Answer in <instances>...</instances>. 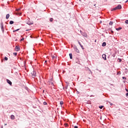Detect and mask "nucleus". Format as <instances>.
<instances>
[{
  "label": "nucleus",
  "instance_id": "31",
  "mask_svg": "<svg viewBox=\"0 0 128 128\" xmlns=\"http://www.w3.org/2000/svg\"><path fill=\"white\" fill-rule=\"evenodd\" d=\"M78 44H80V46H82V44H80V41H78Z\"/></svg>",
  "mask_w": 128,
  "mask_h": 128
},
{
  "label": "nucleus",
  "instance_id": "30",
  "mask_svg": "<svg viewBox=\"0 0 128 128\" xmlns=\"http://www.w3.org/2000/svg\"><path fill=\"white\" fill-rule=\"evenodd\" d=\"M68 85H66V90H68Z\"/></svg>",
  "mask_w": 128,
  "mask_h": 128
},
{
  "label": "nucleus",
  "instance_id": "24",
  "mask_svg": "<svg viewBox=\"0 0 128 128\" xmlns=\"http://www.w3.org/2000/svg\"><path fill=\"white\" fill-rule=\"evenodd\" d=\"M82 35L84 36H87V35L86 33H84V34H82Z\"/></svg>",
  "mask_w": 128,
  "mask_h": 128
},
{
  "label": "nucleus",
  "instance_id": "27",
  "mask_svg": "<svg viewBox=\"0 0 128 128\" xmlns=\"http://www.w3.org/2000/svg\"><path fill=\"white\" fill-rule=\"evenodd\" d=\"M108 102V104H110V106H111L114 104H113L110 103V102Z\"/></svg>",
  "mask_w": 128,
  "mask_h": 128
},
{
  "label": "nucleus",
  "instance_id": "3",
  "mask_svg": "<svg viewBox=\"0 0 128 128\" xmlns=\"http://www.w3.org/2000/svg\"><path fill=\"white\" fill-rule=\"evenodd\" d=\"M74 50L75 52H78V54H80V50H78L76 46H74Z\"/></svg>",
  "mask_w": 128,
  "mask_h": 128
},
{
  "label": "nucleus",
  "instance_id": "41",
  "mask_svg": "<svg viewBox=\"0 0 128 128\" xmlns=\"http://www.w3.org/2000/svg\"><path fill=\"white\" fill-rule=\"evenodd\" d=\"M126 92H128V89L126 88Z\"/></svg>",
  "mask_w": 128,
  "mask_h": 128
},
{
  "label": "nucleus",
  "instance_id": "10",
  "mask_svg": "<svg viewBox=\"0 0 128 128\" xmlns=\"http://www.w3.org/2000/svg\"><path fill=\"white\" fill-rule=\"evenodd\" d=\"M106 46V42H104L102 44V46Z\"/></svg>",
  "mask_w": 128,
  "mask_h": 128
},
{
  "label": "nucleus",
  "instance_id": "8",
  "mask_svg": "<svg viewBox=\"0 0 128 128\" xmlns=\"http://www.w3.org/2000/svg\"><path fill=\"white\" fill-rule=\"evenodd\" d=\"M27 24H34V22H30V21H28V22H27Z\"/></svg>",
  "mask_w": 128,
  "mask_h": 128
},
{
  "label": "nucleus",
  "instance_id": "28",
  "mask_svg": "<svg viewBox=\"0 0 128 128\" xmlns=\"http://www.w3.org/2000/svg\"><path fill=\"white\" fill-rule=\"evenodd\" d=\"M13 54H14V56H16V54H18V53H16V52H14V53H13Z\"/></svg>",
  "mask_w": 128,
  "mask_h": 128
},
{
  "label": "nucleus",
  "instance_id": "32",
  "mask_svg": "<svg viewBox=\"0 0 128 128\" xmlns=\"http://www.w3.org/2000/svg\"><path fill=\"white\" fill-rule=\"evenodd\" d=\"M125 24H128V20H126L125 21Z\"/></svg>",
  "mask_w": 128,
  "mask_h": 128
},
{
  "label": "nucleus",
  "instance_id": "9",
  "mask_svg": "<svg viewBox=\"0 0 128 128\" xmlns=\"http://www.w3.org/2000/svg\"><path fill=\"white\" fill-rule=\"evenodd\" d=\"M69 56H70V60H72V53H70L69 54Z\"/></svg>",
  "mask_w": 128,
  "mask_h": 128
},
{
  "label": "nucleus",
  "instance_id": "55",
  "mask_svg": "<svg viewBox=\"0 0 128 128\" xmlns=\"http://www.w3.org/2000/svg\"><path fill=\"white\" fill-rule=\"evenodd\" d=\"M90 72H92V71H90Z\"/></svg>",
  "mask_w": 128,
  "mask_h": 128
},
{
  "label": "nucleus",
  "instance_id": "34",
  "mask_svg": "<svg viewBox=\"0 0 128 128\" xmlns=\"http://www.w3.org/2000/svg\"><path fill=\"white\" fill-rule=\"evenodd\" d=\"M80 46H81L82 50H84V46H82V45Z\"/></svg>",
  "mask_w": 128,
  "mask_h": 128
},
{
  "label": "nucleus",
  "instance_id": "13",
  "mask_svg": "<svg viewBox=\"0 0 128 128\" xmlns=\"http://www.w3.org/2000/svg\"><path fill=\"white\" fill-rule=\"evenodd\" d=\"M122 27H119L116 28V30H122Z\"/></svg>",
  "mask_w": 128,
  "mask_h": 128
},
{
  "label": "nucleus",
  "instance_id": "38",
  "mask_svg": "<svg viewBox=\"0 0 128 128\" xmlns=\"http://www.w3.org/2000/svg\"><path fill=\"white\" fill-rule=\"evenodd\" d=\"M112 56H114H114H116V54H112Z\"/></svg>",
  "mask_w": 128,
  "mask_h": 128
},
{
  "label": "nucleus",
  "instance_id": "25",
  "mask_svg": "<svg viewBox=\"0 0 128 128\" xmlns=\"http://www.w3.org/2000/svg\"><path fill=\"white\" fill-rule=\"evenodd\" d=\"M8 60V57L5 56V58H4V60Z\"/></svg>",
  "mask_w": 128,
  "mask_h": 128
},
{
  "label": "nucleus",
  "instance_id": "46",
  "mask_svg": "<svg viewBox=\"0 0 128 128\" xmlns=\"http://www.w3.org/2000/svg\"><path fill=\"white\" fill-rule=\"evenodd\" d=\"M77 93H78V94H80V92H77Z\"/></svg>",
  "mask_w": 128,
  "mask_h": 128
},
{
  "label": "nucleus",
  "instance_id": "35",
  "mask_svg": "<svg viewBox=\"0 0 128 128\" xmlns=\"http://www.w3.org/2000/svg\"><path fill=\"white\" fill-rule=\"evenodd\" d=\"M80 46H81L82 50H84V46H82V45Z\"/></svg>",
  "mask_w": 128,
  "mask_h": 128
},
{
  "label": "nucleus",
  "instance_id": "52",
  "mask_svg": "<svg viewBox=\"0 0 128 128\" xmlns=\"http://www.w3.org/2000/svg\"><path fill=\"white\" fill-rule=\"evenodd\" d=\"M80 32H82V30H80Z\"/></svg>",
  "mask_w": 128,
  "mask_h": 128
},
{
  "label": "nucleus",
  "instance_id": "39",
  "mask_svg": "<svg viewBox=\"0 0 128 128\" xmlns=\"http://www.w3.org/2000/svg\"><path fill=\"white\" fill-rule=\"evenodd\" d=\"M74 128H78V126H74Z\"/></svg>",
  "mask_w": 128,
  "mask_h": 128
},
{
  "label": "nucleus",
  "instance_id": "49",
  "mask_svg": "<svg viewBox=\"0 0 128 128\" xmlns=\"http://www.w3.org/2000/svg\"><path fill=\"white\" fill-rule=\"evenodd\" d=\"M96 70H98V69H96Z\"/></svg>",
  "mask_w": 128,
  "mask_h": 128
},
{
  "label": "nucleus",
  "instance_id": "37",
  "mask_svg": "<svg viewBox=\"0 0 128 128\" xmlns=\"http://www.w3.org/2000/svg\"><path fill=\"white\" fill-rule=\"evenodd\" d=\"M108 30H110V32L112 30V28H108Z\"/></svg>",
  "mask_w": 128,
  "mask_h": 128
},
{
  "label": "nucleus",
  "instance_id": "29",
  "mask_svg": "<svg viewBox=\"0 0 128 128\" xmlns=\"http://www.w3.org/2000/svg\"><path fill=\"white\" fill-rule=\"evenodd\" d=\"M66 86H68L70 84V82H66Z\"/></svg>",
  "mask_w": 128,
  "mask_h": 128
},
{
  "label": "nucleus",
  "instance_id": "5",
  "mask_svg": "<svg viewBox=\"0 0 128 128\" xmlns=\"http://www.w3.org/2000/svg\"><path fill=\"white\" fill-rule=\"evenodd\" d=\"M102 58L103 60H106V54H103L102 55Z\"/></svg>",
  "mask_w": 128,
  "mask_h": 128
},
{
  "label": "nucleus",
  "instance_id": "43",
  "mask_svg": "<svg viewBox=\"0 0 128 128\" xmlns=\"http://www.w3.org/2000/svg\"><path fill=\"white\" fill-rule=\"evenodd\" d=\"M52 86H54V83L52 82Z\"/></svg>",
  "mask_w": 128,
  "mask_h": 128
},
{
  "label": "nucleus",
  "instance_id": "12",
  "mask_svg": "<svg viewBox=\"0 0 128 128\" xmlns=\"http://www.w3.org/2000/svg\"><path fill=\"white\" fill-rule=\"evenodd\" d=\"M9 18H10V14H7L6 15V20H8Z\"/></svg>",
  "mask_w": 128,
  "mask_h": 128
},
{
  "label": "nucleus",
  "instance_id": "56",
  "mask_svg": "<svg viewBox=\"0 0 128 128\" xmlns=\"http://www.w3.org/2000/svg\"><path fill=\"white\" fill-rule=\"evenodd\" d=\"M90 72H92V71H90Z\"/></svg>",
  "mask_w": 128,
  "mask_h": 128
},
{
  "label": "nucleus",
  "instance_id": "22",
  "mask_svg": "<svg viewBox=\"0 0 128 128\" xmlns=\"http://www.w3.org/2000/svg\"><path fill=\"white\" fill-rule=\"evenodd\" d=\"M53 20H54V18H50V22H52Z\"/></svg>",
  "mask_w": 128,
  "mask_h": 128
},
{
  "label": "nucleus",
  "instance_id": "19",
  "mask_svg": "<svg viewBox=\"0 0 128 128\" xmlns=\"http://www.w3.org/2000/svg\"><path fill=\"white\" fill-rule=\"evenodd\" d=\"M103 108H104L103 106H99V108H100V110L102 109Z\"/></svg>",
  "mask_w": 128,
  "mask_h": 128
},
{
  "label": "nucleus",
  "instance_id": "36",
  "mask_svg": "<svg viewBox=\"0 0 128 128\" xmlns=\"http://www.w3.org/2000/svg\"><path fill=\"white\" fill-rule=\"evenodd\" d=\"M56 58V56H52V60H54V58Z\"/></svg>",
  "mask_w": 128,
  "mask_h": 128
},
{
  "label": "nucleus",
  "instance_id": "47",
  "mask_svg": "<svg viewBox=\"0 0 128 128\" xmlns=\"http://www.w3.org/2000/svg\"><path fill=\"white\" fill-rule=\"evenodd\" d=\"M19 14H22V13H20Z\"/></svg>",
  "mask_w": 128,
  "mask_h": 128
},
{
  "label": "nucleus",
  "instance_id": "21",
  "mask_svg": "<svg viewBox=\"0 0 128 128\" xmlns=\"http://www.w3.org/2000/svg\"><path fill=\"white\" fill-rule=\"evenodd\" d=\"M43 104L44 106H46V104H48V103L46 102H44Z\"/></svg>",
  "mask_w": 128,
  "mask_h": 128
},
{
  "label": "nucleus",
  "instance_id": "11",
  "mask_svg": "<svg viewBox=\"0 0 128 128\" xmlns=\"http://www.w3.org/2000/svg\"><path fill=\"white\" fill-rule=\"evenodd\" d=\"M10 118L12 120H14V116L12 114L10 116Z\"/></svg>",
  "mask_w": 128,
  "mask_h": 128
},
{
  "label": "nucleus",
  "instance_id": "51",
  "mask_svg": "<svg viewBox=\"0 0 128 128\" xmlns=\"http://www.w3.org/2000/svg\"><path fill=\"white\" fill-rule=\"evenodd\" d=\"M44 92V90H43V92Z\"/></svg>",
  "mask_w": 128,
  "mask_h": 128
},
{
  "label": "nucleus",
  "instance_id": "15",
  "mask_svg": "<svg viewBox=\"0 0 128 128\" xmlns=\"http://www.w3.org/2000/svg\"><path fill=\"white\" fill-rule=\"evenodd\" d=\"M14 21H12V20H10V24H14Z\"/></svg>",
  "mask_w": 128,
  "mask_h": 128
},
{
  "label": "nucleus",
  "instance_id": "26",
  "mask_svg": "<svg viewBox=\"0 0 128 128\" xmlns=\"http://www.w3.org/2000/svg\"><path fill=\"white\" fill-rule=\"evenodd\" d=\"M122 78L123 80H126V77H124V76H123V77Z\"/></svg>",
  "mask_w": 128,
  "mask_h": 128
},
{
  "label": "nucleus",
  "instance_id": "17",
  "mask_svg": "<svg viewBox=\"0 0 128 128\" xmlns=\"http://www.w3.org/2000/svg\"><path fill=\"white\" fill-rule=\"evenodd\" d=\"M118 60H119L118 62H122V59L121 58H118Z\"/></svg>",
  "mask_w": 128,
  "mask_h": 128
},
{
  "label": "nucleus",
  "instance_id": "14",
  "mask_svg": "<svg viewBox=\"0 0 128 128\" xmlns=\"http://www.w3.org/2000/svg\"><path fill=\"white\" fill-rule=\"evenodd\" d=\"M110 26H112V24H114V22L110 21L109 23Z\"/></svg>",
  "mask_w": 128,
  "mask_h": 128
},
{
  "label": "nucleus",
  "instance_id": "42",
  "mask_svg": "<svg viewBox=\"0 0 128 128\" xmlns=\"http://www.w3.org/2000/svg\"><path fill=\"white\" fill-rule=\"evenodd\" d=\"M128 0H127L126 2H125L126 3L128 2Z\"/></svg>",
  "mask_w": 128,
  "mask_h": 128
},
{
  "label": "nucleus",
  "instance_id": "45",
  "mask_svg": "<svg viewBox=\"0 0 128 128\" xmlns=\"http://www.w3.org/2000/svg\"><path fill=\"white\" fill-rule=\"evenodd\" d=\"M46 62H47L46 60L45 61V64H46Z\"/></svg>",
  "mask_w": 128,
  "mask_h": 128
},
{
  "label": "nucleus",
  "instance_id": "54",
  "mask_svg": "<svg viewBox=\"0 0 128 128\" xmlns=\"http://www.w3.org/2000/svg\"><path fill=\"white\" fill-rule=\"evenodd\" d=\"M76 64H78V62H76Z\"/></svg>",
  "mask_w": 128,
  "mask_h": 128
},
{
  "label": "nucleus",
  "instance_id": "44",
  "mask_svg": "<svg viewBox=\"0 0 128 128\" xmlns=\"http://www.w3.org/2000/svg\"><path fill=\"white\" fill-rule=\"evenodd\" d=\"M1 128H4V127H3V126H2Z\"/></svg>",
  "mask_w": 128,
  "mask_h": 128
},
{
  "label": "nucleus",
  "instance_id": "7",
  "mask_svg": "<svg viewBox=\"0 0 128 128\" xmlns=\"http://www.w3.org/2000/svg\"><path fill=\"white\" fill-rule=\"evenodd\" d=\"M15 50H16V52H18L20 50V48L16 46Z\"/></svg>",
  "mask_w": 128,
  "mask_h": 128
},
{
  "label": "nucleus",
  "instance_id": "1",
  "mask_svg": "<svg viewBox=\"0 0 128 128\" xmlns=\"http://www.w3.org/2000/svg\"><path fill=\"white\" fill-rule=\"evenodd\" d=\"M120 9H122V5L118 4V6L112 8V12L113 10H120Z\"/></svg>",
  "mask_w": 128,
  "mask_h": 128
},
{
  "label": "nucleus",
  "instance_id": "2",
  "mask_svg": "<svg viewBox=\"0 0 128 128\" xmlns=\"http://www.w3.org/2000/svg\"><path fill=\"white\" fill-rule=\"evenodd\" d=\"M31 74H32V78H34L36 76V72L34 71L32 72Z\"/></svg>",
  "mask_w": 128,
  "mask_h": 128
},
{
  "label": "nucleus",
  "instance_id": "18",
  "mask_svg": "<svg viewBox=\"0 0 128 128\" xmlns=\"http://www.w3.org/2000/svg\"><path fill=\"white\" fill-rule=\"evenodd\" d=\"M60 106H62V104H64V102L60 101Z\"/></svg>",
  "mask_w": 128,
  "mask_h": 128
},
{
  "label": "nucleus",
  "instance_id": "16",
  "mask_svg": "<svg viewBox=\"0 0 128 128\" xmlns=\"http://www.w3.org/2000/svg\"><path fill=\"white\" fill-rule=\"evenodd\" d=\"M22 10V8H18V9H16V12H19V10Z\"/></svg>",
  "mask_w": 128,
  "mask_h": 128
},
{
  "label": "nucleus",
  "instance_id": "50",
  "mask_svg": "<svg viewBox=\"0 0 128 128\" xmlns=\"http://www.w3.org/2000/svg\"><path fill=\"white\" fill-rule=\"evenodd\" d=\"M124 82V83L126 82V81Z\"/></svg>",
  "mask_w": 128,
  "mask_h": 128
},
{
  "label": "nucleus",
  "instance_id": "4",
  "mask_svg": "<svg viewBox=\"0 0 128 128\" xmlns=\"http://www.w3.org/2000/svg\"><path fill=\"white\" fill-rule=\"evenodd\" d=\"M0 26H1V30H2V33L4 32V23L1 22L0 24Z\"/></svg>",
  "mask_w": 128,
  "mask_h": 128
},
{
  "label": "nucleus",
  "instance_id": "40",
  "mask_svg": "<svg viewBox=\"0 0 128 128\" xmlns=\"http://www.w3.org/2000/svg\"><path fill=\"white\" fill-rule=\"evenodd\" d=\"M110 32H112V34H114V32L112 30H111Z\"/></svg>",
  "mask_w": 128,
  "mask_h": 128
},
{
  "label": "nucleus",
  "instance_id": "20",
  "mask_svg": "<svg viewBox=\"0 0 128 128\" xmlns=\"http://www.w3.org/2000/svg\"><path fill=\"white\" fill-rule=\"evenodd\" d=\"M126 70H125V72L126 74H128V70L127 68H125Z\"/></svg>",
  "mask_w": 128,
  "mask_h": 128
},
{
  "label": "nucleus",
  "instance_id": "6",
  "mask_svg": "<svg viewBox=\"0 0 128 128\" xmlns=\"http://www.w3.org/2000/svg\"><path fill=\"white\" fill-rule=\"evenodd\" d=\"M6 82L8 84H10V86H12V82L8 79H6Z\"/></svg>",
  "mask_w": 128,
  "mask_h": 128
},
{
  "label": "nucleus",
  "instance_id": "53",
  "mask_svg": "<svg viewBox=\"0 0 128 128\" xmlns=\"http://www.w3.org/2000/svg\"><path fill=\"white\" fill-rule=\"evenodd\" d=\"M96 42V40H95V42Z\"/></svg>",
  "mask_w": 128,
  "mask_h": 128
},
{
  "label": "nucleus",
  "instance_id": "33",
  "mask_svg": "<svg viewBox=\"0 0 128 128\" xmlns=\"http://www.w3.org/2000/svg\"><path fill=\"white\" fill-rule=\"evenodd\" d=\"M23 40H24V38H22L20 40V41H21V42H22Z\"/></svg>",
  "mask_w": 128,
  "mask_h": 128
},
{
  "label": "nucleus",
  "instance_id": "48",
  "mask_svg": "<svg viewBox=\"0 0 128 128\" xmlns=\"http://www.w3.org/2000/svg\"><path fill=\"white\" fill-rule=\"evenodd\" d=\"M4 126H6V124H4Z\"/></svg>",
  "mask_w": 128,
  "mask_h": 128
},
{
  "label": "nucleus",
  "instance_id": "57",
  "mask_svg": "<svg viewBox=\"0 0 128 128\" xmlns=\"http://www.w3.org/2000/svg\"><path fill=\"white\" fill-rule=\"evenodd\" d=\"M90 72H92V71H90Z\"/></svg>",
  "mask_w": 128,
  "mask_h": 128
},
{
  "label": "nucleus",
  "instance_id": "23",
  "mask_svg": "<svg viewBox=\"0 0 128 128\" xmlns=\"http://www.w3.org/2000/svg\"><path fill=\"white\" fill-rule=\"evenodd\" d=\"M18 30H20V28L17 29V30H14L13 32H18Z\"/></svg>",
  "mask_w": 128,
  "mask_h": 128
}]
</instances>
